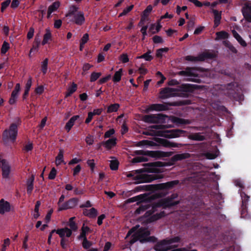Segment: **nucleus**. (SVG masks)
<instances>
[{"instance_id": "473e14b6", "label": "nucleus", "mask_w": 251, "mask_h": 251, "mask_svg": "<svg viewBox=\"0 0 251 251\" xmlns=\"http://www.w3.org/2000/svg\"><path fill=\"white\" fill-rule=\"evenodd\" d=\"M173 122L177 125H188L191 124V121L189 120L176 117L173 118Z\"/></svg>"}, {"instance_id": "20e7f679", "label": "nucleus", "mask_w": 251, "mask_h": 251, "mask_svg": "<svg viewBox=\"0 0 251 251\" xmlns=\"http://www.w3.org/2000/svg\"><path fill=\"white\" fill-rule=\"evenodd\" d=\"M180 203V201H172L168 198L166 197L161 199L158 202L155 203L151 206V210H148L145 212V216L147 217L151 215L152 213L157 211V208L162 207L163 209L170 208Z\"/></svg>"}, {"instance_id": "bf43d9fd", "label": "nucleus", "mask_w": 251, "mask_h": 251, "mask_svg": "<svg viewBox=\"0 0 251 251\" xmlns=\"http://www.w3.org/2000/svg\"><path fill=\"white\" fill-rule=\"evenodd\" d=\"M137 241H140V239L139 236H138L137 232L136 231L131 236V239L129 242L131 245H132Z\"/></svg>"}, {"instance_id": "79ce46f5", "label": "nucleus", "mask_w": 251, "mask_h": 251, "mask_svg": "<svg viewBox=\"0 0 251 251\" xmlns=\"http://www.w3.org/2000/svg\"><path fill=\"white\" fill-rule=\"evenodd\" d=\"M48 61V59L46 58L41 63V71L44 75H45L47 72Z\"/></svg>"}, {"instance_id": "ddd939ff", "label": "nucleus", "mask_w": 251, "mask_h": 251, "mask_svg": "<svg viewBox=\"0 0 251 251\" xmlns=\"http://www.w3.org/2000/svg\"><path fill=\"white\" fill-rule=\"evenodd\" d=\"M14 211V207L9 202L5 201L3 199L0 200V214L4 215L6 213Z\"/></svg>"}, {"instance_id": "2eb2a0df", "label": "nucleus", "mask_w": 251, "mask_h": 251, "mask_svg": "<svg viewBox=\"0 0 251 251\" xmlns=\"http://www.w3.org/2000/svg\"><path fill=\"white\" fill-rule=\"evenodd\" d=\"M78 202V199L76 198H73L69 199L68 201L62 203L60 207H58V210L63 211L69 209H72L74 208Z\"/></svg>"}, {"instance_id": "aec40b11", "label": "nucleus", "mask_w": 251, "mask_h": 251, "mask_svg": "<svg viewBox=\"0 0 251 251\" xmlns=\"http://www.w3.org/2000/svg\"><path fill=\"white\" fill-rule=\"evenodd\" d=\"M200 68L197 67H187L184 71L179 72L178 75L187 76H196L197 75L194 72L195 70H200Z\"/></svg>"}, {"instance_id": "e2e57ef3", "label": "nucleus", "mask_w": 251, "mask_h": 251, "mask_svg": "<svg viewBox=\"0 0 251 251\" xmlns=\"http://www.w3.org/2000/svg\"><path fill=\"white\" fill-rule=\"evenodd\" d=\"M120 60L124 63H127L129 61L128 55L126 53H123L120 56Z\"/></svg>"}, {"instance_id": "393cba45", "label": "nucleus", "mask_w": 251, "mask_h": 251, "mask_svg": "<svg viewBox=\"0 0 251 251\" xmlns=\"http://www.w3.org/2000/svg\"><path fill=\"white\" fill-rule=\"evenodd\" d=\"M116 138H110L106 141H102L101 144H103L107 150H111L113 147L116 146L117 142Z\"/></svg>"}, {"instance_id": "f03ea898", "label": "nucleus", "mask_w": 251, "mask_h": 251, "mask_svg": "<svg viewBox=\"0 0 251 251\" xmlns=\"http://www.w3.org/2000/svg\"><path fill=\"white\" fill-rule=\"evenodd\" d=\"M167 125H156L151 126L150 127L155 129H161L157 131L156 135L166 138H174L180 136H184L186 131L182 129H165Z\"/></svg>"}, {"instance_id": "a18cd8bd", "label": "nucleus", "mask_w": 251, "mask_h": 251, "mask_svg": "<svg viewBox=\"0 0 251 251\" xmlns=\"http://www.w3.org/2000/svg\"><path fill=\"white\" fill-rule=\"evenodd\" d=\"M60 6V2L59 1L54 2L48 8V10L50 12H53L57 10Z\"/></svg>"}, {"instance_id": "4c0bfd02", "label": "nucleus", "mask_w": 251, "mask_h": 251, "mask_svg": "<svg viewBox=\"0 0 251 251\" xmlns=\"http://www.w3.org/2000/svg\"><path fill=\"white\" fill-rule=\"evenodd\" d=\"M123 69H120L118 71H116L113 77V81L114 82H119L121 79L122 75Z\"/></svg>"}, {"instance_id": "58836bf2", "label": "nucleus", "mask_w": 251, "mask_h": 251, "mask_svg": "<svg viewBox=\"0 0 251 251\" xmlns=\"http://www.w3.org/2000/svg\"><path fill=\"white\" fill-rule=\"evenodd\" d=\"M78 7L75 5H72L70 7L68 12L66 14L67 17L74 16L77 12Z\"/></svg>"}, {"instance_id": "c9c22d12", "label": "nucleus", "mask_w": 251, "mask_h": 251, "mask_svg": "<svg viewBox=\"0 0 251 251\" xmlns=\"http://www.w3.org/2000/svg\"><path fill=\"white\" fill-rule=\"evenodd\" d=\"M151 51V50H148V51L142 54L141 56H138L136 57L137 59H144L145 60L148 61H151L153 58V56L150 55Z\"/></svg>"}, {"instance_id": "c85d7f7f", "label": "nucleus", "mask_w": 251, "mask_h": 251, "mask_svg": "<svg viewBox=\"0 0 251 251\" xmlns=\"http://www.w3.org/2000/svg\"><path fill=\"white\" fill-rule=\"evenodd\" d=\"M91 230L87 226H85V224H83L81 228V232L79 235L77 237L78 239L81 240L82 238H87V235L89 232H91Z\"/></svg>"}, {"instance_id": "f704fd0d", "label": "nucleus", "mask_w": 251, "mask_h": 251, "mask_svg": "<svg viewBox=\"0 0 251 251\" xmlns=\"http://www.w3.org/2000/svg\"><path fill=\"white\" fill-rule=\"evenodd\" d=\"M77 87L76 84L73 82L72 86L68 88L65 98L69 97L75 93L76 91Z\"/></svg>"}, {"instance_id": "8fccbe9b", "label": "nucleus", "mask_w": 251, "mask_h": 251, "mask_svg": "<svg viewBox=\"0 0 251 251\" xmlns=\"http://www.w3.org/2000/svg\"><path fill=\"white\" fill-rule=\"evenodd\" d=\"M119 163L118 160H114L110 161V168L111 170L116 171L118 170Z\"/></svg>"}, {"instance_id": "c03bdc74", "label": "nucleus", "mask_w": 251, "mask_h": 251, "mask_svg": "<svg viewBox=\"0 0 251 251\" xmlns=\"http://www.w3.org/2000/svg\"><path fill=\"white\" fill-rule=\"evenodd\" d=\"M220 73L226 76H227L233 79H235V75L233 73L231 72L229 70L227 69H222L220 70Z\"/></svg>"}, {"instance_id": "7ed1b4c3", "label": "nucleus", "mask_w": 251, "mask_h": 251, "mask_svg": "<svg viewBox=\"0 0 251 251\" xmlns=\"http://www.w3.org/2000/svg\"><path fill=\"white\" fill-rule=\"evenodd\" d=\"M227 96L231 100L241 102L244 100L241 88L238 83L233 81L225 85Z\"/></svg>"}, {"instance_id": "f257e3e1", "label": "nucleus", "mask_w": 251, "mask_h": 251, "mask_svg": "<svg viewBox=\"0 0 251 251\" xmlns=\"http://www.w3.org/2000/svg\"><path fill=\"white\" fill-rule=\"evenodd\" d=\"M145 167H146L143 169L137 170L136 172H144L148 173H155L154 174H142L140 176H137L135 179H140L139 182L140 183H147L151 182L154 180L159 179L162 178L163 176L162 175L156 174L158 173L159 170L156 168L157 167H163L164 163L160 161H157L151 163H146L144 164Z\"/></svg>"}, {"instance_id": "052dcab7", "label": "nucleus", "mask_w": 251, "mask_h": 251, "mask_svg": "<svg viewBox=\"0 0 251 251\" xmlns=\"http://www.w3.org/2000/svg\"><path fill=\"white\" fill-rule=\"evenodd\" d=\"M10 244V239L7 238L3 240V244L2 245L1 251H6L7 247H8Z\"/></svg>"}, {"instance_id": "dca6fc26", "label": "nucleus", "mask_w": 251, "mask_h": 251, "mask_svg": "<svg viewBox=\"0 0 251 251\" xmlns=\"http://www.w3.org/2000/svg\"><path fill=\"white\" fill-rule=\"evenodd\" d=\"M156 141L160 145L165 147L180 148L183 146L182 144L171 142L165 139L157 138Z\"/></svg>"}, {"instance_id": "37998d69", "label": "nucleus", "mask_w": 251, "mask_h": 251, "mask_svg": "<svg viewBox=\"0 0 251 251\" xmlns=\"http://www.w3.org/2000/svg\"><path fill=\"white\" fill-rule=\"evenodd\" d=\"M152 10V7L151 5H148L146 8L143 11V13L141 15L142 17L145 19H147L149 16L150 13Z\"/></svg>"}, {"instance_id": "a878e982", "label": "nucleus", "mask_w": 251, "mask_h": 251, "mask_svg": "<svg viewBox=\"0 0 251 251\" xmlns=\"http://www.w3.org/2000/svg\"><path fill=\"white\" fill-rule=\"evenodd\" d=\"M79 117V115H75L70 119L65 126V129L67 132H69L71 130V128L74 125L75 122L78 120Z\"/></svg>"}, {"instance_id": "5701e85b", "label": "nucleus", "mask_w": 251, "mask_h": 251, "mask_svg": "<svg viewBox=\"0 0 251 251\" xmlns=\"http://www.w3.org/2000/svg\"><path fill=\"white\" fill-rule=\"evenodd\" d=\"M72 231L68 227H65L57 229L56 233L59 235L60 237H64L66 234L67 237H70L72 234Z\"/></svg>"}, {"instance_id": "cd10ccee", "label": "nucleus", "mask_w": 251, "mask_h": 251, "mask_svg": "<svg viewBox=\"0 0 251 251\" xmlns=\"http://www.w3.org/2000/svg\"><path fill=\"white\" fill-rule=\"evenodd\" d=\"M174 91V89L169 87L162 89L160 93L161 95V98L165 99L169 98L172 95V93Z\"/></svg>"}, {"instance_id": "603ef678", "label": "nucleus", "mask_w": 251, "mask_h": 251, "mask_svg": "<svg viewBox=\"0 0 251 251\" xmlns=\"http://www.w3.org/2000/svg\"><path fill=\"white\" fill-rule=\"evenodd\" d=\"M195 19L194 17H191L187 22V26L188 30H191L193 28L195 25Z\"/></svg>"}, {"instance_id": "2f4dec72", "label": "nucleus", "mask_w": 251, "mask_h": 251, "mask_svg": "<svg viewBox=\"0 0 251 251\" xmlns=\"http://www.w3.org/2000/svg\"><path fill=\"white\" fill-rule=\"evenodd\" d=\"M216 37L215 39L216 41L220 40H225L228 38V33L225 31H221L216 33Z\"/></svg>"}, {"instance_id": "9d476101", "label": "nucleus", "mask_w": 251, "mask_h": 251, "mask_svg": "<svg viewBox=\"0 0 251 251\" xmlns=\"http://www.w3.org/2000/svg\"><path fill=\"white\" fill-rule=\"evenodd\" d=\"M215 57L213 53L210 52H204L198 56H193L192 55H187L185 56L184 59L188 61H203L206 59H213Z\"/></svg>"}, {"instance_id": "6ab92c4d", "label": "nucleus", "mask_w": 251, "mask_h": 251, "mask_svg": "<svg viewBox=\"0 0 251 251\" xmlns=\"http://www.w3.org/2000/svg\"><path fill=\"white\" fill-rule=\"evenodd\" d=\"M85 21L84 15L83 12L78 11L75 15L73 16L72 22L75 23L76 25H82Z\"/></svg>"}, {"instance_id": "3c124183", "label": "nucleus", "mask_w": 251, "mask_h": 251, "mask_svg": "<svg viewBox=\"0 0 251 251\" xmlns=\"http://www.w3.org/2000/svg\"><path fill=\"white\" fill-rule=\"evenodd\" d=\"M101 75V73L93 72L90 76V81L94 82L97 80Z\"/></svg>"}, {"instance_id": "423d86ee", "label": "nucleus", "mask_w": 251, "mask_h": 251, "mask_svg": "<svg viewBox=\"0 0 251 251\" xmlns=\"http://www.w3.org/2000/svg\"><path fill=\"white\" fill-rule=\"evenodd\" d=\"M179 183L180 182L178 180H174L165 183L139 186L137 189H138L139 187H146L148 190L151 191L169 190L175 188Z\"/></svg>"}, {"instance_id": "4d7b16f0", "label": "nucleus", "mask_w": 251, "mask_h": 251, "mask_svg": "<svg viewBox=\"0 0 251 251\" xmlns=\"http://www.w3.org/2000/svg\"><path fill=\"white\" fill-rule=\"evenodd\" d=\"M148 161V159L144 156H138L134 157L133 159V163H139V162H146Z\"/></svg>"}, {"instance_id": "39448f33", "label": "nucleus", "mask_w": 251, "mask_h": 251, "mask_svg": "<svg viewBox=\"0 0 251 251\" xmlns=\"http://www.w3.org/2000/svg\"><path fill=\"white\" fill-rule=\"evenodd\" d=\"M21 123L20 120H18ZM20 123H12L8 128L5 129L2 135V140L4 142L10 141L12 143H14L18 136V126Z\"/></svg>"}, {"instance_id": "680f3d73", "label": "nucleus", "mask_w": 251, "mask_h": 251, "mask_svg": "<svg viewBox=\"0 0 251 251\" xmlns=\"http://www.w3.org/2000/svg\"><path fill=\"white\" fill-rule=\"evenodd\" d=\"M11 2L10 0H6L1 3L0 10L1 12H3L5 9L9 6Z\"/></svg>"}, {"instance_id": "4468645a", "label": "nucleus", "mask_w": 251, "mask_h": 251, "mask_svg": "<svg viewBox=\"0 0 251 251\" xmlns=\"http://www.w3.org/2000/svg\"><path fill=\"white\" fill-rule=\"evenodd\" d=\"M241 11L245 20L249 23H251V2L246 1L244 3Z\"/></svg>"}, {"instance_id": "bb28decb", "label": "nucleus", "mask_w": 251, "mask_h": 251, "mask_svg": "<svg viewBox=\"0 0 251 251\" xmlns=\"http://www.w3.org/2000/svg\"><path fill=\"white\" fill-rule=\"evenodd\" d=\"M212 12L213 13L214 16V26L217 27L220 24L221 20L222 18V12L219 11L217 10L212 9Z\"/></svg>"}, {"instance_id": "0e129e2a", "label": "nucleus", "mask_w": 251, "mask_h": 251, "mask_svg": "<svg viewBox=\"0 0 251 251\" xmlns=\"http://www.w3.org/2000/svg\"><path fill=\"white\" fill-rule=\"evenodd\" d=\"M153 42L155 44L162 43L163 40L161 36L155 35L152 38Z\"/></svg>"}, {"instance_id": "774afa93", "label": "nucleus", "mask_w": 251, "mask_h": 251, "mask_svg": "<svg viewBox=\"0 0 251 251\" xmlns=\"http://www.w3.org/2000/svg\"><path fill=\"white\" fill-rule=\"evenodd\" d=\"M140 200V195H139V196H137L136 197H134L128 199L126 200V202L127 203H131V202H135V201H138Z\"/></svg>"}, {"instance_id": "c756f323", "label": "nucleus", "mask_w": 251, "mask_h": 251, "mask_svg": "<svg viewBox=\"0 0 251 251\" xmlns=\"http://www.w3.org/2000/svg\"><path fill=\"white\" fill-rule=\"evenodd\" d=\"M151 206L149 204H141L138 208L136 209L135 211V214H140L143 212L148 211V210H151Z\"/></svg>"}, {"instance_id": "0eeeda50", "label": "nucleus", "mask_w": 251, "mask_h": 251, "mask_svg": "<svg viewBox=\"0 0 251 251\" xmlns=\"http://www.w3.org/2000/svg\"><path fill=\"white\" fill-rule=\"evenodd\" d=\"M137 232L140 239V242L142 244L148 242L155 243L157 241V238L155 236H150L151 232L148 228L141 227L137 231Z\"/></svg>"}, {"instance_id": "1a4fd4ad", "label": "nucleus", "mask_w": 251, "mask_h": 251, "mask_svg": "<svg viewBox=\"0 0 251 251\" xmlns=\"http://www.w3.org/2000/svg\"><path fill=\"white\" fill-rule=\"evenodd\" d=\"M167 117L162 114L146 115L143 120L147 123H164Z\"/></svg>"}, {"instance_id": "5fc2aeb1", "label": "nucleus", "mask_w": 251, "mask_h": 251, "mask_svg": "<svg viewBox=\"0 0 251 251\" xmlns=\"http://www.w3.org/2000/svg\"><path fill=\"white\" fill-rule=\"evenodd\" d=\"M133 7H134L133 5H131L127 7L126 8H125L123 10V12L120 14L119 16L121 17V16H123L126 15L128 12H129L130 11H131L132 10V9L133 8Z\"/></svg>"}, {"instance_id": "09e8293b", "label": "nucleus", "mask_w": 251, "mask_h": 251, "mask_svg": "<svg viewBox=\"0 0 251 251\" xmlns=\"http://www.w3.org/2000/svg\"><path fill=\"white\" fill-rule=\"evenodd\" d=\"M21 90V85L20 83H17L14 87V90L12 91L11 94L12 95V97H14V96L18 97L19 93L20 91Z\"/></svg>"}, {"instance_id": "69168bd1", "label": "nucleus", "mask_w": 251, "mask_h": 251, "mask_svg": "<svg viewBox=\"0 0 251 251\" xmlns=\"http://www.w3.org/2000/svg\"><path fill=\"white\" fill-rule=\"evenodd\" d=\"M87 165L90 167L91 172H93L95 167V163L94 159H89L87 161Z\"/></svg>"}, {"instance_id": "864d4df0", "label": "nucleus", "mask_w": 251, "mask_h": 251, "mask_svg": "<svg viewBox=\"0 0 251 251\" xmlns=\"http://www.w3.org/2000/svg\"><path fill=\"white\" fill-rule=\"evenodd\" d=\"M97 209L92 207L89 210V214H86V216L90 218H95L97 216Z\"/></svg>"}, {"instance_id": "338daca9", "label": "nucleus", "mask_w": 251, "mask_h": 251, "mask_svg": "<svg viewBox=\"0 0 251 251\" xmlns=\"http://www.w3.org/2000/svg\"><path fill=\"white\" fill-rule=\"evenodd\" d=\"M115 130L113 128L110 129L105 132L104 137L105 138H109L115 133Z\"/></svg>"}, {"instance_id": "a211bd4d", "label": "nucleus", "mask_w": 251, "mask_h": 251, "mask_svg": "<svg viewBox=\"0 0 251 251\" xmlns=\"http://www.w3.org/2000/svg\"><path fill=\"white\" fill-rule=\"evenodd\" d=\"M154 213H152L151 215L146 217L145 214H144V217L145 218H147V222L149 223H152L155 222L158 220H159L163 217L166 216L167 214L165 213L164 211H162L159 213H157L156 214H153Z\"/></svg>"}, {"instance_id": "412c9836", "label": "nucleus", "mask_w": 251, "mask_h": 251, "mask_svg": "<svg viewBox=\"0 0 251 251\" xmlns=\"http://www.w3.org/2000/svg\"><path fill=\"white\" fill-rule=\"evenodd\" d=\"M190 157V153L187 152L177 153L173 156L171 158L170 160L172 162V164H174L177 161H181L182 160L189 158Z\"/></svg>"}, {"instance_id": "f3484780", "label": "nucleus", "mask_w": 251, "mask_h": 251, "mask_svg": "<svg viewBox=\"0 0 251 251\" xmlns=\"http://www.w3.org/2000/svg\"><path fill=\"white\" fill-rule=\"evenodd\" d=\"M240 196L242 198L241 214L243 215L247 211L248 203L250 196L243 191L240 192Z\"/></svg>"}, {"instance_id": "b1692460", "label": "nucleus", "mask_w": 251, "mask_h": 251, "mask_svg": "<svg viewBox=\"0 0 251 251\" xmlns=\"http://www.w3.org/2000/svg\"><path fill=\"white\" fill-rule=\"evenodd\" d=\"M34 176L32 175L31 176L26 180V191L28 195H30L34 188Z\"/></svg>"}, {"instance_id": "49530a36", "label": "nucleus", "mask_w": 251, "mask_h": 251, "mask_svg": "<svg viewBox=\"0 0 251 251\" xmlns=\"http://www.w3.org/2000/svg\"><path fill=\"white\" fill-rule=\"evenodd\" d=\"M10 49V45L6 41H4L1 48V54H5L6 52Z\"/></svg>"}, {"instance_id": "72a5a7b5", "label": "nucleus", "mask_w": 251, "mask_h": 251, "mask_svg": "<svg viewBox=\"0 0 251 251\" xmlns=\"http://www.w3.org/2000/svg\"><path fill=\"white\" fill-rule=\"evenodd\" d=\"M52 35L50 30L48 28L46 29V33L43 37V40L42 42V45L47 44L49 40H51Z\"/></svg>"}, {"instance_id": "9b49d317", "label": "nucleus", "mask_w": 251, "mask_h": 251, "mask_svg": "<svg viewBox=\"0 0 251 251\" xmlns=\"http://www.w3.org/2000/svg\"><path fill=\"white\" fill-rule=\"evenodd\" d=\"M136 154L144 155L149 156L152 157L159 158L161 157H167L170 155V153L168 152H164L160 151H150L138 150L136 151Z\"/></svg>"}, {"instance_id": "f8f14e48", "label": "nucleus", "mask_w": 251, "mask_h": 251, "mask_svg": "<svg viewBox=\"0 0 251 251\" xmlns=\"http://www.w3.org/2000/svg\"><path fill=\"white\" fill-rule=\"evenodd\" d=\"M198 85L190 84H183L180 87V95L185 98H188L190 94L198 88Z\"/></svg>"}, {"instance_id": "6e6d98bb", "label": "nucleus", "mask_w": 251, "mask_h": 251, "mask_svg": "<svg viewBox=\"0 0 251 251\" xmlns=\"http://www.w3.org/2000/svg\"><path fill=\"white\" fill-rule=\"evenodd\" d=\"M192 139L197 141H203L205 139V137L200 133H197L193 135Z\"/></svg>"}, {"instance_id": "7c9ffc66", "label": "nucleus", "mask_w": 251, "mask_h": 251, "mask_svg": "<svg viewBox=\"0 0 251 251\" xmlns=\"http://www.w3.org/2000/svg\"><path fill=\"white\" fill-rule=\"evenodd\" d=\"M233 37L237 40L238 43L243 47H246L247 43L241 36L235 30L232 31Z\"/></svg>"}, {"instance_id": "13d9d810", "label": "nucleus", "mask_w": 251, "mask_h": 251, "mask_svg": "<svg viewBox=\"0 0 251 251\" xmlns=\"http://www.w3.org/2000/svg\"><path fill=\"white\" fill-rule=\"evenodd\" d=\"M56 170L54 167H53L51 171L50 172V174L49 175L48 178L49 179L53 180L55 178V176H56Z\"/></svg>"}, {"instance_id": "e433bc0d", "label": "nucleus", "mask_w": 251, "mask_h": 251, "mask_svg": "<svg viewBox=\"0 0 251 251\" xmlns=\"http://www.w3.org/2000/svg\"><path fill=\"white\" fill-rule=\"evenodd\" d=\"M120 108V104L118 103H114L110 104L107 109V113H110L117 112Z\"/></svg>"}, {"instance_id": "ea45409f", "label": "nucleus", "mask_w": 251, "mask_h": 251, "mask_svg": "<svg viewBox=\"0 0 251 251\" xmlns=\"http://www.w3.org/2000/svg\"><path fill=\"white\" fill-rule=\"evenodd\" d=\"M63 151L62 150H60L57 156L56 157V164L57 165H60L61 163H63Z\"/></svg>"}, {"instance_id": "de8ad7c7", "label": "nucleus", "mask_w": 251, "mask_h": 251, "mask_svg": "<svg viewBox=\"0 0 251 251\" xmlns=\"http://www.w3.org/2000/svg\"><path fill=\"white\" fill-rule=\"evenodd\" d=\"M81 240H82V245L84 249H88L92 246V242L87 240V238H82Z\"/></svg>"}, {"instance_id": "6e6552de", "label": "nucleus", "mask_w": 251, "mask_h": 251, "mask_svg": "<svg viewBox=\"0 0 251 251\" xmlns=\"http://www.w3.org/2000/svg\"><path fill=\"white\" fill-rule=\"evenodd\" d=\"M180 241V238L178 236H176L172 238H166L157 242L154 246V249L156 251H167L168 249L165 247V246L178 243Z\"/></svg>"}, {"instance_id": "4be33fe9", "label": "nucleus", "mask_w": 251, "mask_h": 251, "mask_svg": "<svg viewBox=\"0 0 251 251\" xmlns=\"http://www.w3.org/2000/svg\"><path fill=\"white\" fill-rule=\"evenodd\" d=\"M169 107L167 105L160 104V103H155L152 104L150 105L148 110L149 111H166L168 110Z\"/></svg>"}, {"instance_id": "a19ab883", "label": "nucleus", "mask_w": 251, "mask_h": 251, "mask_svg": "<svg viewBox=\"0 0 251 251\" xmlns=\"http://www.w3.org/2000/svg\"><path fill=\"white\" fill-rule=\"evenodd\" d=\"M169 48L167 47L157 49L156 51V57L159 58H162V57H163V53L164 52H167L169 51Z\"/></svg>"}]
</instances>
